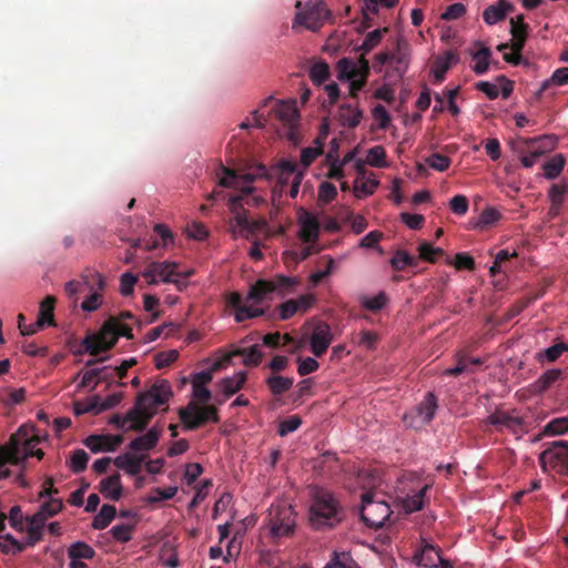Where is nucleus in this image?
I'll return each instance as SVG.
<instances>
[{
	"instance_id": "obj_5",
	"label": "nucleus",
	"mask_w": 568,
	"mask_h": 568,
	"mask_svg": "<svg viewBox=\"0 0 568 568\" xmlns=\"http://www.w3.org/2000/svg\"><path fill=\"white\" fill-rule=\"evenodd\" d=\"M173 393L168 381L155 382L148 390L140 393L133 407L130 408V417L142 413H150L152 417L156 414L159 407L165 405Z\"/></svg>"
},
{
	"instance_id": "obj_37",
	"label": "nucleus",
	"mask_w": 568,
	"mask_h": 568,
	"mask_svg": "<svg viewBox=\"0 0 568 568\" xmlns=\"http://www.w3.org/2000/svg\"><path fill=\"white\" fill-rule=\"evenodd\" d=\"M568 84V68H559L557 69L550 79L544 81L541 83V87L536 92V97L538 99L541 98V95L551 87V85H565Z\"/></svg>"
},
{
	"instance_id": "obj_26",
	"label": "nucleus",
	"mask_w": 568,
	"mask_h": 568,
	"mask_svg": "<svg viewBox=\"0 0 568 568\" xmlns=\"http://www.w3.org/2000/svg\"><path fill=\"white\" fill-rule=\"evenodd\" d=\"M161 433L160 428L153 426L146 434L131 440L129 448L133 452H149L158 445Z\"/></svg>"
},
{
	"instance_id": "obj_38",
	"label": "nucleus",
	"mask_w": 568,
	"mask_h": 568,
	"mask_svg": "<svg viewBox=\"0 0 568 568\" xmlns=\"http://www.w3.org/2000/svg\"><path fill=\"white\" fill-rule=\"evenodd\" d=\"M94 556L95 550L93 547L84 541H75L68 548V557L73 560L75 559L82 561V559H92Z\"/></svg>"
},
{
	"instance_id": "obj_10",
	"label": "nucleus",
	"mask_w": 568,
	"mask_h": 568,
	"mask_svg": "<svg viewBox=\"0 0 568 568\" xmlns=\"http://www.w3.org/2000/svg\"><path fill=\"white\" fill-rule=\"evenodd\" d=\"M392 510L385 501L374 500V494L362 495L361 518L369 528H381L389 518Z\"/></svg>"
},
{
	"instance_id": "obj_23",
	"label": "nucleus",
	"mask_w": 568,
	"mask_h": 568,
	"mask_svg": "<svg viewBox=\"0 0 568 568\" xmlns=\"http://www.w3.org/2000/svg\"><path fill=\"white\" fill-rule=\"evenodd\" d=\"M409 58L410 49L408 43L405 40L398 39L396 41L395 51L392 52V63L395 64L394 72L399 79H402L408 70Z\"/></svg>"
},
{
	"instance_id": "obj_60",
	"label": "nucleus",
	"mask_w": 568,
	"mask_h": 568,
	"mask_svg": "<svg viewBox=\"0 0 568 568\" xmlns=\"http://www.w3.org/2000/svg\"><path fill=\"white\" fill-rule=\"evenodd\" d=\"M179 357V352L176 349H170L165 352H159L154 356V364L158 369H162L168 367L173 362H175Z\"/></svg>"
},
{
	"instance_id": "obj_21",
	"label": "nucleus",
	"mask_w": 568,
	"mask_h": 568,
	"mask_svg": "<svg viewBox=\"0 0 568 568\" xmlns=\"http://www.w3.org/2000/svg\"><path fill=\"white\" fill-rule=\"evenodd\" d=\"M17 432H22V436L20 440L22 442L19 448V455L21 456V465L23 462L31 456H36L38 459H42L44 456V452L42 449L33 450V448L39 444L40 439L38 436L31 434V429L27 426H20Z\"/></svg>"
},
{
	"instance_id": "obj_12",
	"label": "nucleus",
	"mask_w": 568,
	"mask_h": 568,
	"mask_svg": "<svg viewBox=\"0 0 568 568\" xmlns=\"http://www.w3.org/2000/svg\"><path fill=\"white\" fill-rule=\"evenodd\" d=\"M307 325L312 326L310 336V348L314 356L322 357L333 342L331 326L323 321H311Z\"/></svg>"
},
{
	"instance_id": "obj_19",
	"label": "nucleus",
	"mask_w": 568,
	"mask_h": 568,
	"mask_svg": "<svg viewBox=\"0 0 568 568\" xmlns=\"http://www.w3.org/2000/svg\"><path fill=\"white\" fill-rule=\"evenodd\" d=\"M92 282L88 286L90 291H92L94 287H97L95 291H93L81 304V307L83 311L87 312H94L98 308H100L102 304V294L101 292L105 287V281L104 277L97 272L90 273Z\"/></svg>"
},
{
	"instance_id": "obj_41",
	"label": "nucleus",
	"mask_w": 568,
	"mask_h": 568,
	"mask_svg": "<svg viewBox=\"0 0 568 568\" xmlns=\"http://www.w3.org/2000/svg\"><path fill=\"white\" fill-rule=\"evenodd\" d=\"M429 489V485H425L418 491L413 495H408L403 500V508L406 513H414L420 510L424 506V499L427 490Z\"/></svg>"
},
{
	"instance_id": "obj_33",
	"label": "nucleus",
	"mask_w": 568,
	"mask_h": 568,
	"mask_svg": "<svg viewBox=\"0 0 568 568\" xmlns=\"http://www.w3.org/2000/svg\"><path fill=\"white\" fill-rule=\"evenodd\" d=\"M247 375L245 372H239L232 377L223 378L219 386L226 397L234 395L246 383Z\"/></svg>"
},
{
	"instance_id": "obj_57",
	"label": "nucleus",
	"mask_w": 568,
	"mask_h": 568,
	"mask_svg": "<svg viewBox=\"0 0 568 568\" xmlns=\"http://www.w3.org/2000/svg\"><path fill=\"white\" fill-rule=\"evenodd\" d=\"M425 162L435 171L445 172L449 169L452 160L440 153H432L425 159Z\"/></svg>"
},
{
	"instance_id": "obj_51",
	"label": "nucleus",
	"mask_w": 568,
	"mask_h": 568,
	"mask_svg": "<svg viewBox=\"0 0 568 568\" xmlns=\"http://www.w3.org/2000/svg\"><path fill=\"white\" fill-rule=\"evenodd\" d=\"M366 162L374 168L387 166L385 149L382 145L371 148L367 152Z\"/></svg>"
},
{
	"instance_id": "obj_54",
	"label": "nucleus",
	"mask_w": 568,
	"mask_h": 568,
	"mask_svg": "<svg viewBox=\"0 0 568 568\" xmlns=\"http://www.w3.org/2000/svg\"><path fill=\"white\" fill-rule=\"evenodd\" d=\"M128 418L130 425L126 427V430H133V432H143L146 426L149 425L152 414L150 413H142L139 410L138 415H134L130 417V409L128 410Z\"/></svg>"
},
{
	"instance_id": "obj_9",
	"label": "nucleus",
	"mask_w": 568,
	"mask_h": 568,
	"mask_svg": "<svg viewBox=\"0 0 568 568\" xmlns=\"http://www.w3.org/2000/svg\"><path fill=\"white\" fill-rule=\"evenodd\" d=\"M295 524V513L291 505H272L268 513V526L273 537L281 538L292 535Z\"/></svg>"
},
{
	"instance_id": "obj_44",
	"label": "nucleus",
	"mask_w": 568,
	"mask_h": 568,
	"mask_svg": "<svg viewBox=\"0 0 568 568\" xmlns=\"http://www.w3.org/2000/svg\"><path fill=\"white\" fill-rule=\"evenodd\" d=\"M566 160L562 154H556L550 160L544 163V174L548 180L556 179L565 166Z\"/></svg>"
},
{
	"instance_id": "obj_20",
	"label": "nucleus",
	"mask_w": 568,
	"mask_h": 568,
	"mask_svg": "<svg viewBox=\"0 0 568 568\" xmlns=\"http://www.w3.org/2000/svg\"><path fill=\"white\" fill-rule=\"evenodd\" d=\"M26 523L24 530L27 537L24 544L27 547H34L43 539L47 524L45 517L40 514H33L26 518Z\"/></svg>"
},
{
	"instance_id": "obj_61",
	"label": "nucleus",
	"mask_w": 568,
	"mask_h": 568,
	"mask_svg": "<svg viewBox=\"0 0 568 568\" xmlns=\"http://www.w3.org/2000/svg\"><path fill=\"white\" fill-rule=\"evenodd\" d=\"M568 193V184H552L548 191V197L550 202L556 205H562L565 202V195Z\"/></svg>"
},
{
	"instance_id": "obj_28",
	"label": "nucleus",
	"mask_w": 568,
	"mask_h": 568,
	"mask_svg": "<svg viewBox=\"0 0 568 568\" xmlns=\"http://www.w3.org/2000/svg\"><path fill=\"white\" fill-rule=\"evenodd\" d=\"M561 375L562 371L559 368L546 371L529 386L530 393L534 395L545 393L561 377Z\"/></svg>"
},
{
	"instance_id": "obj_16",
	"label": "nucleus",
	"mask_w": 568,
	"mask_h": 568,
	"mask_svg": "<svg viewBox=\"0 0 568 568\" xmlns=\"http://www.w3.org/2000/svg\"><path fill=\"white\" fill-rule=\"evenodd\" d=\"M176 262H151L142 272V276L146 278L148 284L154 285L160 278L163 283L173 281V276L180 275L176 271Z\"/></svg>"
},
{
	"instance_id": "obj_3",
	"label": "nucleus",
	"mask_w": 568,
	"mask_h": 568,
	"mask_svg": "<svg viewBox=\"0 0 568 568\" xmlns=\"http://www.w3.org/2000/svg\"><path fill=\"white\" fill-rule=\"evenodd\" d=\"M342 519L343 510L334 495L324 489L316 490L308 511L311 526L316 530L333 528Z\"/></svg>"
},
{
	"instance_id": "obj_22",
	"label": "nucleus",
	"mask_w": 568,
	"mask_h": 568,
	"mask_svg": "<svg viewBox=\"0 0 568 568\" xmlns=\"http://www.w3.org/2000/svg\"><path fill=\"white\" fill-rule=\"evenodd\" d=\"M355 169L357 170L359 176L355 180L354 183V194L358 199L372 195L379 182L373 178H366L365 164L362 160H357L355 163Z\"/></svg>"
},
{
	"instance_id": "obj_45",
	"label": "nucleus",
	"mask_w": 568,
	"mask_h": 568,
	"mask_svg": "<svg viewBox=\"0 0 568 568\" xmlns=\"http://www.w3.org/2000/svg\"><path fill=\"white\" fill-rule=\"evenodd\" d=\"M329 75V65L325 61L321 60L311 67L310 79L315 85H322Z\"/></svg>"
},
{
	"instance_id": "obj_11",
	"label": "nucleus",
	"mask_w": 568,
	"mask_h": 568,
	"mask_svg": "<svg viewBox=\"0 0 568 568\" xmlns=\"http://www.w3.org/2000/svg\"><path fill=\"white\" fill-rule=\"evenodd\" d=\"M436 408L437 398L429 392L416 407L404 415V422L408 427L419 429L433 420Z\"/></svg>"
},
{
	"instance_id": "obj_14",
	"label": "nucleus",
	"mask_w": 568,
	"mask_h": 568,
	"mask_svg": "<svg viewBox=\"0 0 568 568\" xmlns=\"http://www.w3.org/2000/svg\"><path fill=\"white\" fill-rule=\"evenodd\" d=\"M487 423L501 430L509 429L514 434L527 432L526 422L514 410L498 409L487 418Z\"/></svg>"
},
{
	"instance_id": "obj_42",
	"label": "nucleus",
	"mask_w": 568,
	"mask_h": 568,
	"mask_svg": "<svg viewBox=\"0 0 568 568\" xmlns=\"http://www.w3.org/2000/svg\"><path fill=\"white\" fill-rule=\"evenodd\" d=\"M54 304L55 298L51 295L47 296L40 304V311L37 320L44 326L54 325Z\"/></svg>"
},
{
	"instance_id": "obj_48",
	"label": "nucleus",
	"mask_w": 568,
	"mask_h": 568,
	"mask_svg": "<svg viewBox=\"0 0 568 568\" xmlns=\"http://www.w3.org/2000/svg\"><path fill=\"white\" fill-rule=\"evenodd\" d=\"M501 214L494 207L485 209L478 217V221L474 224V229L485 230L490 225L498 222Z\"/></svg>"
},
{
	"instance_id": "obj_49",
	"label": "nucleus",
	"mask_w": 568,
	"mask_h": 568,
	"mask_svg": "<svg viewBox=\"0 0 568 568\" xmlns=\"http://www.w3.org/2000/svg\"><path fill=\"white\" fill-rule=\"evenodd\" d=\"M89 462V455L83 449H75L72 453L68 465L74 474H80L87 469Z\"/></svg>"
},
{
	"instance_id": "obj_59",
	"label": "nucleus",
	"mask_w": 568,
	"mask_h": 568,
	"mask_svg": "<svg viewBox=\"0 0 568 568\" xmlns=\"http://www.w3.org/2000/svg\"><path fill=\"white\" fill-rule=\"evenodd\" d=\"M387 301V295L379 292L376 296L363 297L362 305L369 311L377 312L386 305Z\"/></svg>"
},
{
	"instance_id": "obj_32",
	"label": "nucleus",
	"mask_w": 568,
	"mask_h": 568,
	"mask_svg": "<svg viewBox=\"0 0 568 568\" xmlns=\"http://www.w3.org/2000/svg\"><path fill=\"white\" fill-rule=\"evenodd\" d=\"M476 45L479 47V49L477 51H469V54L476 62L473 67V71L480 75L486 73L489 68L491 51L480 42H476Z\"/></svg>"
},
{
	"instance_id": "obj_6",
	"label": "nucleus",
	"mask_w": 568,
	"mask_h": 568,
	"mask_svg": "<svg viewBox=\"0 0 568 568\" xmlns=\"http://www.w3.org/2000/svg\"><path fill=\"white\" fill-rule=\"evenodd\" d=\"M295 8L293 27L298 23L312 31H317L331 16L323 0H310L304 7L302 1H297Z\"/></svg>"
},
{
	"instance_id": "obj_43",
	"label": "nucleus",
	"mask_w": 568,
	"mask_h": 568,
	"mask_svg": "<svg viewBox=\"0 0 568 568\" xmlns=\"http://www.w3.org/2000/svg\"><path fill=\"white\" fill-rule=\"evenodd\" d=\"M337 79L341 81L352 80L359 73L357 65L348 58L341 59L336 64Z\"/></svg>"
},
{
	"instance_id": "obj_64",
	"label": "nucleus",
	"mask_w": 568,
	"mask_h": 568,
	"mask_svg": "<svg viewBox=\"0 0 568 568\" xmlns=\"http://www.w3.org/2000/svg\"><path fill=\"white\" fill-rule=\"evenodd\" d=\"M297 363V373L300 376H306L308 374H312L316 372L320 367L318 362L313 357H298Z\"/></svg>"
},
{
	"instance_id": "obj_56",
	"label": "nucleus",
	"mask_w": 568,
	"mask_h": 568,
	"mask_svg": "<svg viewBox=\"0 0 568 568\" xmlns=\"http://www.w3.org/2000/svg\"><path fill=\"white\" fill-rule=\"evenodd\" d=\"M100 406V397L93 396L88 402H75L74 403V414L75 415H83L87 413H93L99 414L101 410L99 409Z\"/></svg>"
},
{
	"instance_id": "obj_27",
	"label": "nucleus",
	"mask_w": 568,
	"mask_h": 568,
	"mask_svg": "<svg viewBox=\"0 0 568 568\" xmlns=\"http://www.w3.org/2000/svg\"><path fill=\"white\" fill-rule=\"evenodd\" d=\"M414 560L420 567L433 568L440 560V550L434 545L424 544L422 548L415 554Z\"/></svg>"
},
{
	"instance_id": "obj_40",
	"label": "nucleus",
	"mask_w": 568,
	"mask_h": 568,
	"mask_svg": "<svg viewBox=\"0 0 568 568\" xmlns=\"http://www.w3.org/2000/svg\"><path fill=\"white\" fill-rule=\"evenodd\" d=\"M389 263L393 270L403 271L406 267L417 266L418 260L415 256L409 255L406 251L398 250L394 253Z\"/></svg>"
},
{
	"instance_id": "obj_30",
	"label": "nucleus",
	"mask_w": 568,
	"mask_h": 568,
	"mask_svg": "<svg viewBox=\"0 0 568 568\" xmlns=\"http://www.w3.org/2000/svg\"><path fill=\"white\" fill-rule=\"evenodd\" d=\"M143 462L144 456H136L129 453L120 455L113 460L118 468L125 470L132 476H135L141 471Z\"/></svg>"
},
{
	"instance_id": "obj_8",
	"label": "nucleus",
	"mask_w": 568,
	"mask_h": 568,
	"mask_svg": "<svg viewBox=\"0 0 568 568\" xmlns=\"http://www.w3.org/2000/svg\"><path fill=\"white\" fill-rule=\"evenodd\" d=\"M539 464L545 471L551 470L568 476V442L555 440L539 455Z\"/></svg>"
},
{
	"instance_id": "obj_62",
	"label": "nucleus",
	"mask_w": 568,
	"mask_h": 568,
	"mask_svg": "<svg viewBox=\"0 0 568 568\" xmlns=\"http://www.w3.org/2000/svg\"><path fill=\"white\" fill-rule=\"evenodd\" d=\"M337 196V190L333 183L322 182L318 187V200L324 204H328Z\"/></svg>"
},
{
	"instance_id": "obj_2",
	"label": "nucleus",
	"mask_w": 568,
	"mask_h": 568,
	"mask_svg": "<svg viewBox=\"0 0 568 568\" xmlns=\"http://www.w3.org/2000/svg\"><path fill=\"white\" fill-rule=\"evenodd\" d=\"M120 336L132 339V328L126 324L120 323L119 318L115 316H110L102 324L99 333L88 335L81 342V346L83 347L84 352L92 356H98L102 352L112 349Z\"/></svg>"
},
{
	"instance_id": "obj_46",
	"label": "nucleus",
	"mask_w": 568,
	"mask_h": 568,
	"mask_svg": "<svg viewBox=\"0 0 568 568\" xmlns=\"http://www.w3.org/2000/svg\"><path fill=\"white\" fill-rule=\"evenodd\" d=\"M568 352V344L565 342H558L545 351L537 354V359H546L549 363L557 361L564 353Z\"/></svg>"
},
{
	"instance_id": "obj_4",
	"label": "nucleus",
	"mask_w": 568,
	"mask_h": 568,
	"mask_svg": "<svg viewBox=\"0 0 568 568\" xmlns=\"http://www.w3.org/2000/svg\"><path fill=\"white\" fill-rule=\"evenodd\" d=\"M298 283L297 277L283 274L275 275L271 280L260 278L251 285L246 301L260 305L270 300L272 293H277L281 296L292 293Z\"/></svg>"
},
{
	"instance_id": "obj_50",
	"label": "nucleus",
	"mask_w": 568,
	"mask_h": 568,
	"mask_svg": "<svg viewBox=\"0 0 568 568\" xmlns=\"http://www.w3.org/2000/svg\"><path fill=\"white\" fill-rule=\"evenodd\" d=\"M568 432V417H558L551 419L545 425L542 434L547 436L562 435Z\"/></svg>"
},
{
	"instance_id": "obj_39",
	"label": "nucleus",
	"mask_w": 568,
	"mask_h": 568,
	"mask_svg": "<svg viewBox=\"0 0 568 568\" xmlns=\"http://www.w3.org/2000/svg\"><path fill=\"white\" fill-rule=\"evenodd\" d=\"M233 354L242 356L246 366H257L263 359V353L256 344L247 348H236Z\"/></svg>"
},
{
	"instance_id": "obj_52",
	"label": "nucleus",
	"mask_w": 568,
	"mask_h": 568,
	"mask_svg": "<svg viewBox=\"0 0 568 568\" xmlns=\"http://www.w3.org/2000/svg\"><path fill=\"white\" fill-rule=\"evenodd\" d=\"M387 30H388L387 28H384V29H375V30L368 32L367 36L365 37L363 43L358 48V50H361L363 53H368L369 51H372L375 47H377L379 44V42L382 41L383 34L385 32H387Z\"/></svg>"
},
{
	"instance_id": "obj_55",
	"label": "nucleus",
	"mask_w": 568,
	"mask_h": 568,
	"mask_svg": "<svg viewBox=\"0 0 568 568\" xmlns=\"http://www.w3.org/2000/svg\"><path fill=\"white\" fill-rule=\"evenodd\" d=\"M63 508V503L59 498H48L36 514H40L45 517V521L59 514Z\"/></svg>"
},
{
	"instance_id": "obj_17",
	"label": "nucleus",
	"mask_w": 568,
	"mask_h": 568,
	"mask_svg": "<svg viewBox=\"0 0 568 568\" xmlns=\"http://www.w3.org/2000/svg\"><path fill=\"white\" fill-rule=\"evenodd\" d=\"M274 114L284 126L290 130V138L293 139V130L297 125L300 113L294 102L277 101L272 108Z\"/></svg>"
},
{
	"instance_id": "obj_15",
	"label": "nucleus",
	"mask_w": 568,
	"mask_h": 568,
	"mask_svg": "<svg viewBox=\"0 0 568 568\" xmlns=\"http://www.w3.org/2000/svg\"><path fill=\"white\" fill-rule=\"evenodd\" d=\"M243 302V296L239 292H231L225 297L226 306L235 311L234 320L236 323L264 315L265 311L263 308L254 307L255 305L252 302H250L251 305ZM245 302L248 303L246 300Z\"/></svg>"
},
{
	"instance_id": "obj_47",
	"label": "nucleus",
	"mask_w": 568,
	"mask_h": 568,
	"mask_svg": "<svg viewBox=\"0 0 568 568\" xmlns=\"http://www.w3.org/2000/svg\"><path fill=\"white\" fill-rule=\"evenodd\" d=\"M136 520L132 524H118L110 529L113 539L119 542H129L132 539V531L135 528Z\"/></svg>"
},
{
	"instance_id": "obj_36",
	"label": "nucleus",
	"mask_w": 568,
	"mask_h": 568,
	"mask_svg": "<svg viewBox=\"0 0 568 568\" xmlns=\"http://www.w3.org/2000/svg\"><path fill=\"white\" fill-rule=\"evenodd\" d=\"M293 383V378L281 375H272L266 379V385L274 396H281L288 392L292 388Z\"/></svg>"
},
{
	"instance_id": "obj_34",
	"label": "nucleus",
	"mask_w": 568,
	"mask_h": 568,
	"mask_svg": "<svg viewBox=\"0 0 568 568\" xmlns=\"http://www.w3.org/2000/svg\"><path fill=\"white\" fill-rule=\"evenodd\" d=\"M116 516V508L113 505L104 504L92 520V528L105 529Z\"/></svg>"
},
{
	"instance_id": "obj_25",
	"label": "nucleus",
	"mask_w": 568,
	"mask_h": 568,
	"mask_svg": "<svg viewBox=\"0 0 568 568\" xmlns=\"http://www.w3.org/2000/svg\"><path fill=\"white\" fill-rule=\"evenodd\" d=\"M514 11V6L506 0H498L496 3L488 6L483 12L484 21L489 24H496L504 20L508 12Z\"/></svg>"
},
{
	"instance_id": "obj_31",
	"label": "nucleus",
	"mask_w": 568,
	"mask_h": 568,
	"mask_svg": "<svg viewBox=\"0 0 568 568\" xmlns=\"http://www.w3.org/2000/svg\"><path fill=\"white\" fill-rule=\"evenodd\" d=\"M363 119V111L357 106L345 103L339 108V121L343 126L348 129L356 128Z\"/></svg>"
},
{
	"instance_id": "obj_18",
	"label": "nucleus",
	"mask_w": 568,
	"mask_h": 568,
	"mask_svg": "<svg viewBox=\"0 0 568 568\" xmlns=\"http://www.w3.org/2000/svg\"><path fill=\"white\" fill-rule=\"evenodd\" d=\"M84 445L92 453L114 452L122 443V435H90L84 439Z\"/></svg>"
},
{
	"instance_id": "obj_7",
	"label": "nucleus",
	"mask_w": 568,
	"mask_h": 568,
	"mask_svg": "<svg viewBox=\"0 0 568 568\" xmlns=\"http://www.w3.org/2000/svg\"><path fill=\"white\" fill-rule=\"evenodd\" d=\"M179 417L184 427L189 430L197 429L204 424L212 422L219 423L220 416L217 408L213 405H199L190 402L185 407L179 409Z\"/></svg>"
},
{
	"instance_id": "obj_1",
	"label": "nucleus",
	"mask_w": 568,
	"mask_h": 568,
	"mask_svg": "<svg viewBox=\"0 0 568 568\" xmlns=\"http://www.w3.org/2000/svg\"><path fill=\"white\" fill-rule=\"evenodd\" d=\"M223 176L220 179L219 184L223 187L235 189L242 192L241 195H232L229 199V209L233 214L232 221L235 222L236 226L240 227L242 236L248 239L251 235H255L258 232L267 229V222L265 219L250 220L247 211L243 207V202L250 204L247 195L253 192L251 184L256 178H266L267 169L265 165L257 166V173H246L239 175L235 171L221 166Z\"/></svg>"
},
{
	"instance_id": "obj_63",
	"label": "nucleus",
	"mask_w": 568,
	"mask_h": 568,
	"mask_svg": "<svg viewBox=\"0 0 568 568\" xmlns=\"http://www.w3.org/2000/svg\"><path fill=\"white\" fill-rule=\"evenodd\" d=\"M324 568H359L357 564L346 554L337 555Z\"/></svg>"
},
{
	"instance_id": "obj_35",
	"label": "nucleus",
	"mask_w": 568,
	"mask_h": 568,
	"mask_svg": "<svg viewBox=\"0 0 568 568\" xmlns=\"http://www.w3.org/2000/svg\"><path fill=\"white\" fill-rule=\"evenodd\" d=\"M520 143L525 144L531 151H539L540 156L551 151L555 146V140L548 135L535 139H520Z\"/></svg>"
},
{
	"instance_id": "obj_53",
	"label": "nucleus",
	"mask_w": 568,
	"mask_h": 568,
	"mask_svg": "<svg viewBox=\"0 0 568 568\" xmlns=\"http://www.w3.org/2000/svg\"><path fill=\"white\" fill-rule=\"evenodd\" d=\"M419 258L429 263H435L437 256L444 255V250L440 247H434L426 241H423L418 245Z\"/></svg>"
},
{
	"instance_id": "obj_29",
	"label": "nucleus",
	"mask_w": 568,
	"mask_h": 568,
	"mask_svg": "<svg viewBox=\"0 0 568 568\" xmlns=\"http://www.w3.org/2000/svg\"><path fill=\"white\" fill-rule=\"evenodd\" d=\"M100 493L108 499L113 501L120 500L122 497L121 477L119 474H113L100 481Z\"/></svg>"
},
{
	"instance_id": "obj_58",
	"label": "nucleus",
	"mask_w": 568,
	"mask_h": 568,
	"mask_svg": "<svg viewBox=\"0 0 568 568\" xmlns=\"http://www.w3.org/2000/svg\"><path fill=\"white\" fill-rule=\"evenodd\" d=\"M302 425V419L297 415L288 416L287 418L283 419L280 423L278 426V435L284 437L288 435L290 433L295 432L300 426Z\"/></svg>"
},
{
	"instance_id": "obj_13",
	"label": "nucleus",
	"mask_w": 568,
	"mask_h": 568,
	"mask_svg": "<svg viewBox=\"0 0 568 568\" xmlns=\"http://www.w3.org/2000/svg\"><path fill=\"white\" fill-rule=\"evenodd\" d=\"M22 432H16L4 445H0V480L10 477L11 470L6 467L7 464L21 465V456L18 446Z\"/></svg>"
},
{
	"instance_id": "obj_24",
	"label": "nucleus",
	"mask_w": 568,
	"mask_h": 568,
	"mask_svg": "<svg viewBox=\"0 0 568 568\" xmlns=\"http://www.w3.org/2000/svg\"><path fill=\"white\" fill-rule=\"evenodd\" d=\"M300 222V237L304 243H314L320 235V223L315 215L310 212H304L298 219Z\"/></svg>"
}]
</instances>
